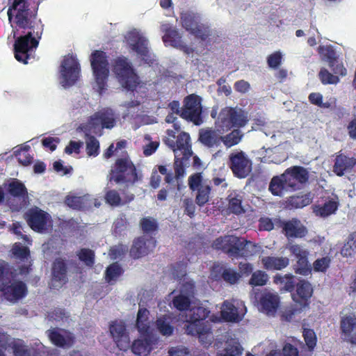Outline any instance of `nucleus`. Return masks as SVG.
<instances>
[{
  "mask_svg": "<svg viewBox=\"0 0 356 356\" xmlns=\"http://www.w3.org/2000/svg\"><path fill=\"white\" fill-rule=\"evenodd\" d=\"M17 272L6 261L0 259L1 297L10 302H17L26 296L28 289L22 280H16Z\"/></svg>",
  "mask_w": 356,
  "mask_h": 356,
  "instance_id": "1",
  "label": "nucleus"
},
{
  "mask_svg": "<svg viewBox=\"0 0 356 356\" xmlns=\"http://www.w3.org/2000/svg\"><path fill=\"white\" fill-rule=\"evenodd\" d=\"M112 70L120 85L129 91H135L140 83V77L132 63L124 56L113 60Z\"/></svg>",
  "mask_w": 356,
  "mask_h": 356,
  "instance_id": "2",
  "label": "nucleus"
},
{
  "mask_svg": "<svg viewBox=\"0 0 356 356\" xmlns=\"http://www.w3.org/2000/svg\"><path fill=\"white\" fill-rule=\"evenodd\" d=\"M108 179L127 187L132 186L138 180L136 168L129 157L118 158L111 166Z\"/></svg>",
  "mask_w": 356,
  "mask_h": 356,
  "instance_id": "3",
  "label": "nucleus"
},
{
  "mask_svg": "<svg viewBox=\"0 0 356 356\" xmlns=\"http://www.w3.org/2000/svg\"><path fill=\"white\" fill-rule=\"evenodd\" d=\"M7 15L10 23L14 17V23L16 27L19 29H29L33 31H36L37 25H42L40 22L35 25L36 13H30L29 5L25 0H14L8 9Z\"/></svg>",
  "mask_w": 356,
  "mask_h": 356,
  "instance_id": "4",
  "label": "nucleus"
},
{
  "mask_svg": "<svg viewBox=\"0 0 356 356\" xmlns=\"http://www.w3.org/2000/svg\"><path fill=\"white\" fill-rule=\"evenodd\" d=\"M209 313V310L203 307L193 308L186 327L187 334L198 337L202 343H207L204 340V338L206 339L208 334L212 333L211 325L206 321Z\"/></svg>",
  "mask_w": 356,
  "mask_h": 356,
  "instance_id": "5",
  "label": "nucleus"
},
{
  "mask_svg": "<svg viewBox=\"0 0 356 356\" xmlns=\"http://www.w3.org/2000/svg\"><path fill=\"white\" fill-rule=\"evenodd\" d=\"M43 32V25H37L36 31H29L25 35L18 37L14 44L15 57L19 62L28 63L29 52L35 49Z\"/></svg>",
  "mask_w": 356,
  "mask_h": 356,
  "instance_id": "6",
  "label": "nucleus"
},
{
  "mask_svg": "<svg viewBox=\"0 0 356 356\" xmlns=\"http://www.w3.org/2000/svg\"><path fill=\"white\" fill-rule=\"evenodd\" d=\"M250 241L234 235L220 236L213 241L212 247L221 250L232 259H238L247 256L246 245Z\"/></svg>",
  "mask_w": 356,
  "mask_h": 356,
  "instance_id": "7",
  "label": "nucleus"
},
{
  "mask_svg": "<svg viewBox=\"0 0 356 356\" xmlns=\"http://www.w3.org/2000/svg\"><path fill=\"white\" fill-rule=\"evenodd\" d=\"M90 61L99 92L102 93L106 90L109 75V63L106 53L101 50H95L90 55Z\"/></svg>",
  "mask_w": 356,
  "mask_h": 356,
  "instance_id": "8",
  "label": "nucleus"
},
{
  "mask_svg": "<svg viewBox=\"0 0 356 356\" xmlns=\"http://www.w3.org/2000/svg\"><path fill=\"white\" fill-rule=\"evenodd\" d=\"M127 43L129 49L140 58L143 63L152 66L155 62V56L150 51L148 40L137 31H131L128 34Z\"/></svg>",
  "mask_w": 356,
  "mask_h": 356,
  "instance_id": "9",
  "label": "nucleus"
},
{
  "mask_svg": "<svg viewBox=\"0 0 356 356\" xmlns=\"http://www.w3.org/2000/svg\"><path fill=\"white\" fill-rule=\"evenodd\" d=\"M313 287L309 281L300 280L296 285V291L291 295V316L309 309Z\"/></svg>",
  "mask_w": 356,
  "mask_h": 356,
  "instance_id": "10",
  "label": "nucleus"
},
{
  "mask_svg": "<svg viewBox=\"0 0 356 356\" xmlns=\"http://www.w3.org/2000/svg\"><path fill=\"white\" fill-rule=\"evenodd\" d=\"M180 22L186 31L203 41L211 34L209 26L201 23L199 15L192 11L182 12L180 15Z\"/></svg>",
  "mask_w": 356,
  "mask_h": 356,
  "instance_id": "11",
  "label": "nucleus"
},
{
  "mask_svg": "<svg viewBox=\"0 0 356 356\" xmlns=\"http://www.w3.org/2000/svg\"><path fill=\"white\" fill-rule=\"evenodd\" d=\"M248 117L241 110L234 108L223 109L219 114L217 124L220 131H227L232 127H243L248 122Z\"/></svg>",
  "mask_w": 356,
  "mask_h": 356,
  "instance_id": "12",
  "label": "nucleus"
},
{
  "mask_svg": "<svg viewBox=\"0 0 356 356\" xmlns=\"http://www.w3.org/2000/svg\"><path fill=\"white\" fill-rule=\"evenodd\" d=\"M227 164L234 176L238 179L247 177L252 170L251 159L241 150L231 153Z\"/></svg>",
  "mask_w": 356,
  "mask_h": 356,
  "instance_id": "13",
  "label": "nucleus"
},
{
  "mask_svg": "<svg viewBox=\"0 0 356 356\" xmlns=\"http://www.w3.org/2000/svg\"><path fill=\"white\" fill-rule=\"evenodd\" d=\"M211 181L203 180L202 174L197 172L188 177V184L192 191H197L195 202L199 207L204 206L210 199Z\"/></svg>",
  "mask_w": 356,
  "mask_h": 356,
  "instance_id": "14",
  "label": "nucleus"
},
{
  "mask_svg": "<svg viewBox=\"0 0 356 356\" xmlns=\"http://www.w3.org/2000/svg\"><path fill=\"white\" fill-rule=\"evenodd\" d=\"M183 103L181 118L192 122L195 125H200L202 122V98L195 94H191L184 99Z\"/></svg>",
  "mask_w": 356,
  "mask_h": 356,
  "instance_id": "15",
  "label": "nucleus"
},
{
  "mask_svg": "<svg viewBox=\"0 0 356 356\" xmlns=\"http://www.w3.org/2000/svg\"><path fill=\"white\" fill-rule=\"evenodd\" d=\"M28 225L33 231L43 233L47 230L51 216L38 207L29 209L24 215Z\"/></svg>",
  "mask_w": 356,
  "mask_h": 356,
  "instance_id": "16",
  "label": "nucleus"
},
{
  "mask_svg": "<svg viewBox=\"0 0 356 356\" xmlns=\"http://www.w3.org/2000/svg\"><path fill=\"white\" fill-rule=\"evenodd\" d=\"M80 65L72 55L65 56L60 65L62 83L65 86H71L78 80L80 74Z\"/></svg>",
  "mask_w": 356,
  "mask_h": 356,
  "instance_id": "17",
  "label": "nucleus"
},
{
  "mask_svg": "<svg viewBox=\"0 0 356 356\" xmlns=\"http://www.w3.org/2000/svg\"><path fill=\"white\" fill-rule=\"evenodd\" d=\"M164 142L173 150L175 157L182 156L183 159H189L193 154L190 144L191 137L186 132H181L177 136L175 141L173 139L166 138Z\"/></svg>",
  "mask_w": 356,
  "mask_h": 356,
  "instance_id": "18",
  "label": "nucleus"
},
{
  "mask_svg": "<svg viewBox=\"0 0 356 356\" xmlns=\"http://www.w3.org/2000/svg\"><path fill=\"white\" fill-rule=\"evenodd\" d=\"M109 331L118 348L120 350L127 351L130 347V338L125 323L122 321H112Z\"/></svg>",
  "mask_w": 356,
  "mask_h": 356,
  "instance_id": "19",
  "label": "nucleus"
},
{
  "mask_svg": "<svg viewBox=\"0 0 356 356\" xmlns=\"http://www.w3.org/2000/svg\"><path fill=\"white\" fill-rule=\"evenodd\" d=\"M90 122L97 128L111 129L116 124L115 113L112 108L105 107L90 116Z\"/></svg>",
  "mask_w": 356,
  "mask_h": 356,
  "instance_id": "20",
  "label": "nucleus"
},
{
  "mask_svg": "<svg viewBox=\"0 0 356 356\" xmlns=\"http://www.w3.org/2000/svg\"><path fill=\"white\" fill-rule=\"evenodd\" d=\"M156 245V241L153 237L140 236L134 239L129 250V255L134 259H138L147 255L153 251Z\"/></svg>",
  "mask_w": 356,
  "mask_h": 356,
  "instance_id": "21",
  "label": "nucleus"
},
{
  "mask_svg": "<svg viewBox=\"0 0 356 356\" xmlns=\"http://www.w3.org/2000/svg\"><path fill=\"white\" fill-rule=\"evenodd\" d=\"M291 252L296 259V263L293 266L296 274L307 276L312 273V267L309 264V252L298 245H291Z\"/></svg>",
  "mask_w": 356,
  "mask_h": 356,
  "instance_id": "22",
  "label": "nucleus"
},
{
  "mask_svg": "<svg viewBox=\"0 0 356 356\" xmlns=\"http://www.w3.org/2000/svg\"><path fill=\"white\" fill-rule=\"evenodd\" d=\"M51 275V287L53 289H60L67 282V266L63 259L59 257L54 261Z\"/></svg>",
  "mask_w": 356,
  "mask_h": 356,
  "instance_id": "23",
  "label": "nucleus"
},
{
  "mask_svg": "<svg viewBox=\"0 0 356 356\" xmlns=\"http://www.w3.org/2000/svg\"><path fill=\"white\" fill-rule=\"evenodd\" d=\"M334 161L332 171L338 177L351 172L356 165V158L349 157L341 153L337 154Z\"/></svg>",
  "mask_w": 356,
  "mask_h": 356,
  "instance_id": "24",
  "label": "nucleus"
},
{
  "mask_svg": "<svg viewBox=\"0 0 356 356\" xmlns=\"http://www.w3.org/2000/svg\"><path fill=\"white\" fill-rule=\"evenodd\" d=\"M158 342V339L153 335L147 334L144 339L134 340L132 344H130L131 351L134 354L139 356H146L153 349V346Z\"/></svg>",
  "mask_w": 356,
  "mask_h": 356,
  "instance_id": "25",
  "label": "nucleus"
},
{
  "mask_svg": "<svg viewBox=\"0 0 356 356\" xmlns=\"http://www.w3.org/2000/svg\"><path fill=\"white\" fill-rule=\"evenodd\" d=\"M339 206V197L337 195L328 197L323 204H315L312 206L313 212L316 216L327 218L334 214Z\"/></svg>",
  "mask_w": 356,
  "mask_h": 356,
  "instance_id": "26",
  "label": "nucleus"
},
{
  "mask_svg": "<svg viewBox=\"0 0 356 356\" xmlns=\"http://www.w3.org/2000/svg\"><path fill=\"white\" fill-rule=\"evenodd\" d=\"M309 179V174L307 169L302 166L294 165L291 167V189L297 190L303 188Z\"/></svg>",
  "mask_w": 356,
  "mask_h": 356,
  "instance_id": "27",
  "label": "nucleus"
},
{
  "mask_svg": "<svg viewBox=\"0 0 356 356\" xmlns=\"http://www.w3.org/2000/svg\"><path fill=\"white\" fill-rule=\"evenodd\" d=\"M65 335L59 332L57 328H52L47 331V336L51 342L57 347L70 348L74 343V337L70 332L65 331Z\"/></svg>",
  "mask_w": 356,
  "mask_h": 356,
  "instance_id": "28",
  "label": "nucleus"
},
{
  "mask_svg": "<svg viewBox=\"0 0 356 356\" xmlns=\"http://www.w3.org/2000/svg\"><path fill=\"white\" fill-rule=\"evenodd\" d=\"M289 175V168L284 170L280 175L274 176L269 184V191L275 196H282L284 192L289 186L287 181V176Z\"/></svg>",
  "mask_w": 356,
  "mask_h": 356,
  "instance_id": "29",
  "label": "nucleus"
},
{
  "mask_svg": "<svg viewBox=\"0 0 356 356\" xmlns=\"http://www.w3.org/2000/svg\"><path fill=\"white\" fill-rule=\"evenodd\" d=\"M7 193L12 197L25 201L29 198L28 190L25 185L17 179H11L5 184Z\"/></svg>",
  "mask_w": 356,
  "mask_h": 356,
  "instance_id": "30",
  "label": "nucleus"
},
{
  "mask_svg": "<svg viewBox=\"0 0 356 356\" xmlns=\"http://www.w3.org/2000/svg\"><path fill=\"white\" fill-rule=\"evenodd\" d=\"M198 140L208 148L217 147L221 143L220 136L212 129H201L199 132Z\"/></svg>",
  "mask_w": 356,
  "mask_h": 356,
  "instance_id": "31",
  "label": "nucleus"
},
{
  "mask_svg": "<svg viewBox=\"0 0 356 356\" xmlns=\"http://www.w3.org/2000/svg\"><path fill=\"white\" fill-rule=\"evenodd\" d=\"M341 329L346 339L351 343L356 344V318L346 316L341 320Z\"/></svg>",
  "mask_w": 356,
  "mask_h": 356,
  "instance_id": "32",
  "label": "nucleus"
},
{
  "mask_svg": "<svg viewBox=\"0 0 356 356\" xmlns=\"http://www.w3.org/2000/svg\"><path fill=\"white\" fill-rule=\"evenodd\" d=\"M260 305L266 314H274L279 307L280 298L277 295L266 293L260 298Z\"/></svg>",
  "mask_w": 356,
  "mask_h": 356,
  "instance_id": "33",
  "label": "nucleus"
},
{
  "mask_svg": "<svg viewBox=\"0 0 356 356\" xmlns=\"http://www.w3.org/2000/svg\"><path fill=\"white\" fill-rule=\"evenodd\" d=\"M162 31L164 33L163 41L164 43H169L174 47H181L182 40L178 31L168 24L162 26Z\"/></svg>",
  "mask_w": 356,
  "mask_h": 356,
  "instance_id": "34",
  "label": "nucleus"
},
{
  "mask_svg": "<svg viewBox=\"0 0 356 356\" xmlns=\"http://www.w3.org/2000/svg\"><path fill=\"white\" fill-rule=\"evenodd\" d=\"M263 267L267 270H280L289 264L286 257H264L261 258Z\"/></svg>",
  "mask_w": 356,
  "mask_h": 356,
  "instance_id": "35",
  "label": "nucleus"
},
{
  "mask_svg": "<svg viewBox=\"0 0 356 356\" xmlns=\"http://www.w3.org/2000/svg\"><path fill=\"white\" fill-rule=\"evenodd\" d=\"M105 202L111 207H118L130 202L134 199V195L131 194L127 196L123 200L118 191L115 189L108 190L104 195Z\"/></svg>",
  "mask_w": 356,
  "mask_h": 356,
  "instance_id": "36",
  "label": "nucleus"
},
{
  "mask_svg": "<svg viewBox=\"0 0 356 356\" xmlns=\"http://www.w3.org/2000/svg\"><path fill=\"white\" fill-rule=\"evenodd\" d=\"M221 317L225 321L232 323H238L242 318L238 314V308L228 301H225L223 303Z\"/></svg>",
  "mask_w": 356,
  "mask_h": 356,
  "instance_id": "37",
  "label": "nucleus"
},
{
  "mask_svg": "<svg viewBox=\"0 0 356 356\" xmlns=\"http://www.w3.org/2000/svg\"><path fill=\"white\" fill-rule=\"evenodd\" d=\"M155 326L158 332L163 336L169 337L174 332V327L171 325V318L168 315L159 317L155 321Z\"/></svg>",
  "mask_w": 356,
  "mask_h": 356,
  "instance_id": "38",
  "label": "nucleus"
},
{
  "mask_svg": "<svg viewBox=\"0 0 356 356\" xmlns=\"http://www.w3.org/2000/svg\"><path fill=\"white\" fill-rule=\"evenodd\" d=\"M124 270L118 263L110 264L105 270V280L107 283L113 284L123 274Z\"/></svg>",
  "mask_w": 356,
  "mask_h": 356,
  "instance_id": "39",
  "label": "nucleus"
},
{
  "mask_svg": "<svg viewBox=\"0 0 356 356\" xmlns=\"http://www.w3.org/2000/svg\"><path fill=\"white\" fill-rule=\"evenodd\" d=\"M243 134L238 129L232 130L230 133L225 136H220L221 143H223L224 145L230 148L234 145H238L242 140Z\"/></svg>",
  "mask_w": 356,
  "mask_h": 356,
  "instance_id": "40",
  "label": "nucleus"
},
{
  "mask_svg": "<svg viewBox=\"0 0 356 356\" xmlns=\"http://www.w3.org/2000/svg\"><path fill=\"white\" fill-rule=\"evenodd\" d=\"M227 200L228 209L232 213L238 215L245 212L242 206V197L239 194H229Z\"/></svg>",
  "mask_w": 356,
  "mask_h": 356,
  "instance_id": "41",
  "label": "nucleus"
},
{
  "mask_svg": "<svg viewBox=\"0 0 356 356\" xmlns=\"http://www.w3.org/2000/svg\"><path fill=\"white\" fill-rule=\"evenodd\" d=\"M314 195L311 192L301 195L291 196V208L302 209L312 202Z\"/></svg>",
  "mask_w": 356,
  "mask_h": 356,
  "instance_id": "42",
  "label": "nucleus"
},
{
  "mask_svg": "<svg viewBox=\"0 0 356 356\" xmlns=\"http://www.w3.org/2000/svg\"><path fill=\"white\" fill-rule=\"evenodd\" d=\"M149 311L145 308H140L137 314L136 325L140 332H147L149 329L148 323Z\"/></svg>",
  "mask_w": 356,
  "mask_h": 356,
  "instance_id": "43",
  "label": "nucleus"
},
{
  "mask_svg": "<svg viewBox=\"0 0 356 356\" xmlns=\"http://www.w3.org/2000/svg\"><path fill=\"white\" fill-rule=\"evenodd\" d=\"M307 233V227L299 220H291V238H303Z\"/></svg>",
  "mask_w": 356,
  "mask_h": 356,
  "instance_id": "44",
  "label": "nucleus"
},
{
  "mask_svg": "<svg viewBox=\"0 0 356 356\" xmlns=\"http://www.w3.org/2000/svg\"><path fill=\"white\" fill-rule=\"evenodd\" d=\"M356 252V232L348 236L347 241L341 248V254L343 257H351Z\"/></svg>",
  "mask_w": 356,
  "mask_h": 356,
  "instance_id": "45",
  "label": "nucleus"
},
{
  "mask_svg": "<svg viewBox=\"0 0 356 356\" xmlns=\"http://www.w3.org/2000/svg\"><path fill=\"white\" fill-rule=\"evenodd\" d=\"M79 259L86 266L92 267L95 261V254L89 248H81L76 253Z\"/></svg>",
  "mask_w": 356,
  "mask_h": 356,
  "instance_id": "46",
  "label": "nucleus"
},
{
  "mask_svg": "<svg viewBox=\"0 0 356 356\" xmlns=\"http://www.w3.org/2000/svg\"><path fill=\"white\" fill-rule=\"evenodd\" d=\"M302 337L308 351L312 353L317 343V337L314 330L302 327Z\"/></svg>",
  "mask_w": 356,
  "mask_h": 356,
  "instance_id": "47",
  "label": "nucleus"
},
{
  "mask_svg": "<svg viewBox=\"0 0 356 356\" xmlns=\"http://www.w3.org/2000/svg\"><path fill=\"white\" fill-rule=\"evenodd\" d=\"M140 227L144 233H152L159 229V225L155 218L147 216L142 218L140 220Z\"/></svg>",
  "mask_w": 356,
  "mask_h": 356,
  "instance_id": "48",
  "label": "nucleus"
},
{
  "mask_svg": "<svg viewBox=\"0 0 356 356\" xmlns=\"http://www.w3.org/2000/svg\"><path fill=\"white\" fill-rule=\"evenodd\" d=\"M99 142L95 136L86 139V150L88 156H97L99 154Z\"/></svg>",
  "mask_w": 356,
  "mask_h": 356,
  "instance_id": "49",
  "label": "nucleus"
},
{
  "mask_svg": "<svg viewBox=\"0 0 356 356\" xmlns=\"http://www.w3.org/2000/svg\"><path fill=\"white\" fill-rule=\"evenodd\" d=\"M191 299L188 296L179 294L176 296L172 299V304L174 307L180 312L186 311L191 306Z\"/></svg>",
  "mask_w": 356,
  "mask_h": 356,
  "instance_id": "50",
  "label": "nucleus"
},
{
  "mask_svg": "<svg viewBox=\"0 0 356 356\" xmlns=\"http://www.w3.org/2000/svg\"><path fill=\"white\" fill-rule=\"evenodd\" d=\"M268 276L264 271L258 270L252 273L250 284L254 286H262L266 284Z\"/></svg>",
  "mask_w": 356,
  "mask_h": 356,
  "instance_id": "51",
  "label": "nucleus"
},
{
  "mask_svg": "<svg viewBox=\"0 0 356 356\" xmlns=\"http://www.w3.org/2000/svg\"><path fill=\"white\" fill-rule=\"evenodd\" d=\"M29 149L30 147L27 145L15 152L18 162L24 166L31 164L33 160V156L29 153Z\"/></svg>",
  "mask_w": 356,
  "mask_h": 356,
  "instance_id": "52",
  "label": "nucleus"
},
{
  "mask_svg": "<svg viewBox=\"0 0 356 356\" xmlns=\"http://www.w3.org/2000/svg\"><path fill=\"white\" fill-rule=\"evenodd\" d=\"M11 251L15 258L22 261L27 260L30 257V250L29 248L24 246L20 243H15Z\"/></svg>",
  "mask_w": 356,
  "mask_h": 356,
  "instance_id": "53",
  "label": "nucleus"
},
{
  "mask_svg": "<svg viewBox=\"0 0 356 356\" xmlns=\"http://www.w3.org/2000/svg\"><path fill=\"white\" fill-rule=\"evenodd\" d=\"M318 78L323 85L337 84L339 81L337 76L333 75L325 68L321 69Z\"/></svg>",
  "mask_w": 356,
  "mask_h": 356,
  "instance_id": "54",
  "label": "nucleus"
},
{
  "mask_svg": "<svg viewBox=\"0 0 356 356\" xmlns=\"http://www.w3.org/2000/svg\"><path fill=\"white\" fill-rule=\"evenodd\" d=\"M318 49L322 59L327 61L328 64L334 63V60L337 59L336 52L332 47L319 46Z\"/></svg>",
  "mask_w": 356,
  "mask_h": 356,
  "instance_id": "55",
  "label": "nucleus"
},
{
  "mask_svg": "<svg viewBox=\"0 0 356 356\" xmlns=\"http://www.w3.org/2000/svg\"><path fill=\"white\" fill-rule=\"evenodd\" d=\"M267 65L269 68L277 70L282 62V54L280 51H275L270 54L266 58Z\"/></svg>",
  "mask_w": 356,
  "mask_h": 356,
  "instance_id": "56",
  "label": "nucleus"
},
{
  "mask_svg": "<svg viewBox=\"0 0 356 356\" xmlns=\"http://www.w3.org/2000/svg\"><path fill=\"white\" fill-rule=\"evenodd\" d=\"M331 264V259L329 257H323L317 259L313 263V269L315 272L325 273L329 268Z\"/></svg>",
  "mask_w": 356,
  "mask_h": 356,
  "instance_id": "57",
  "label": "nucleus"
},
{
  "mask_svg": "<svg viewBox=\"0 0 356 356\" xmlns=\"http://www.w3.org/2000/svg\"><path fill=\"white\" fill-rule=\"evenodd\" d=\"M222 277L225 282L234 284L238 281L241 275L231 268H225L222 273Z\"/></svg>",
  "mask_w": 356,
  "mask_h": 356,
  "instance_id": "58",
  "label": "nucleus"
},
{
  "mask_svg": "<svg viewBox=\"0 0 356 356\" xmlns=\"http://www.w3.org/2000/svg\"><path fill=\"white\" fill-rule=\"evenodd\" d=\"M189 159H183L182 156L175 157L174 168L176 179H179L185 174V162Z\"/></svg>",
  "mask_w": 356,
  "mask_h": 356,
  "instance_id": "59",
  "label": "nucleus"
},
{
  "mask_svg": "<svg viewBox=\"0 0 356 356\" xmlns=\"http://www.w3.org/2000/svg\"><path fill=\"white\" fill-rule=\"evenodd\" d=\"M15 356H31V352L22 342L14 343L12 346Z\"/></svg>",
  "mask_w": 356,
  "mask_h": 356,
  "instance_id": "60",
  "label": "nucleus"
},
{
  "mask_svg": "<svg viewBox=\"0 0 356 356\" xmlns=\"http://www.w3.org/2000/svg\"><path fill=\"white\" fill-rule=\"evenodd\" d=\"M127 250L128 248L127 245L119 244L111 248L109 254L112 259H116L123 257L127 253Z\"/></svg>",
  "mask_w": 356,
  "mask_h": 356,
  "instance_id": "61",
  "label": "nucleus"
},
{
  "mask_svg": "<svg viewBox=\"0 0 356 356\" xmlns=\"http://www.w3.org/2000/svg\"><path fill=\"white\" fill-rule=\"evenodd\" d=\"M309 101L311 104L321 108H327L330 106L329 102H323V95L318 92H312L309 95Z\"/></svg>",
  "mask_w": 356,
  "mask_h": 356,
  "instance_id": "62",
  "label": "nucleus"
},
{
  "mask_svg": "<svg viewBox=\"0 0 356 356\" xmlns=\"http://www.w3.org/2000/svg\"><path fill=\"white\" fill-rule=\"evenodd\" d=\"M65 203L70 208L81 209L83 207V198L77 196H67Z\"/></svg>",
  "mask_w": 356,
  "mask_h": 356,
  "instance_id": "63",
  "label": "nucleus"
},
{
  "mask_svg": "<svg viewBox=\"0 0 356 356\" xmlns=\"http://www.w3.org/2000/svg\"><path fill=\"white\" fill-rule=\"evenodd\" d=\"M243 348L239 344L231 345L225 350V353L220 356H241Z\"/></svg>",
  "mask_w": 356,
  "mask_h": 356,
  "instance_id": "64",
  "label": "nucleus"
}]
</instances>
